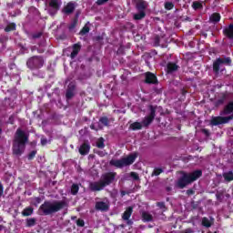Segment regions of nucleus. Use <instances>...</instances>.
I'll return each instance as SVG.
<instances>
[{
	"instance_id": "nucleus-12",
	"label": "nucleus",
	"mask_w": 233,
	"mask_h": 233,
	"mask_svg": "<svg viewBox=\"0 0 233 233\" xmlns=\"http://www.w3.org/2000/svg\"><path fill=\"white\" fill-rule=\"evenodd\" d=\"M223 35L228 39H233V24H229L228 26L224 27L222 30Z\"/></svg>"
},
{
	"instance_id": "nucleus-46",
	"label": "nucleus",
	"mask_w": 233,
	"mask_h": 233,
	"mask_svg": "<svg viewBox=\"0 0 233 233\" xmlns=\"http://www.w3.org/2000/svg\"><path fill=\"white\" fill-rule=\"evenodd\" d=\"M105 3H108V0H97L96 1V5L98 6H101V5H105Z\"/></svg>"
},
{
	"instance_id": "nucleus-57",
	"label": "nucleus",
	"mask_w": 233,
	"mask_h": 233,
	"mask_svg": "<svg viewBox=\"0 0 233 233\" xmlns=\"http://www.w3.org/2000/svg\"><path fill=\"white\" fill-rule=\"evenodd\" d=\"M90 128H91V130H97V129H96V125H94V124L90 125Z\"/></svg>"
},
{
	"instance_id": "nucleus-6",
	"label": "nucleus",
	"mask_w": 233,
	"mask_h": 233,
	"mask_svg": "<svg viewBox=\"0 0 233 233\" xmlns=\"http://www.w3.org/2000/svg\"><path fill=\"white\" fill-rule=\"evenodd\" d=\"M223 65H232V58L230 57H218L213 62V72L216 76H218L219 72H223Z\"/></svg>"
},
{
	"instance_id": "nucleus-37",
	"label": "nucleus",
	"mask_w": 233,
	"mask_h": 233,
	"mask_svg": "<svg viewBox=\"0 0 233 233\" xmlns=\"http://www.w3.org/2000/svg\"><path fill=\"white\" fill-rule=\"evenodd\" d=\"M164 8L166 10H172L174 8V3H172V2H166L164 4Z\"/></svg>"
},
{
	"instance_id": "nucleus-56",
	"label": "nucleus",
	"mask_w": 233,
	"mask_h": 233,
	"mask_svg": "<svg viewBox=\"0 0 233 233\" xmlns=\"http://www.w3.org/2000/svg\"><path fill=\"white\" fill-rule=\"evenodd\" d=\"M203 133L206 134L207 136H210V133L208 132V129H203Z\"/></svg>"
},
{
	"instance_id": "nucleus-4",
	"label": "nucleus",
	"mask_w": 233,
	"mask_h": 233,
	"mask_svg": "<svg viewBox=\"0 0 233 233\" xmlns=\"http://www.w3.org/2000/svg\"><path fill=\"white\" fill-rule=\"evenodd\" d=\"M137 158V153H133L127 157H123L118 160L111 159L109 161V165H111V167H116V168H123V167H129V165H133Z\"/></svg>"
},
{
	"instance_id": "nucleus-53",
	"label": "nucleus",
	"mask_w": 233,
	"mask_h": 233,
	"mask_svg": "<svg viewBox=\"0 0 233 233\" xmlns=\"http://www.w3.org/2000/svg\"><path fill=\"white\" fill-rule=\"evenodd\" d=\"M95 41H103V36H101V35H97V36H96L95 37Z\"/></svg>"
},
{
	"instance_id": "nucleus-45",
	"label": "nucleus",
	"mask_w": 233,
	"mask_h": 233,
	"mask_svg": "<svg viewBox=\"0 0 233 233\" xmlns=\"http://www.w3.org/2000/svg\"><path fill=\"white\" fill-rule=\"evenodd\" d=\"M157 207H158V208H167V206L165 205V202H157Z\"/></svg>"
},
{
	"instance_id": "nucleus-39",
	"label": "nucleus",
	"mask_w": 233,
	"mask_h": 233,
	"mask_svg": "<svg viewBox=\"0 0 233 233\" xmlns=\"http://www.w3.org/2000/svg\"><path fill=\"white\" fill-rule=\"evenodd\" d=\"M88 32H90V27L85 25L81 31H80V35H85L86 34H88Z\"/></svg>"
},
{
	"instance_id": "nucleus-9",
	"label": "nucleus",
	"mask_w": 233,
	"mask_h": 233,
	"mask_svg": "<svg viewBox=\"0 0 233 233\" xmlns=\"http://www.w3.org/2000/svg\"><path fill=\"white\" fill-rule=\"evenodd\" d=\"M228 99V92H222L218 95V99L213 102L215 108H219L223 106L225 102Z\"/></svg>"
},
{
	"instance_id": "nucleus-27",
	"label": "nucleus",
	"mask_w": 233,
	"mask_h": 233,
	"mask_svg": "<svg viewBox=\"0 0 233 233\" xmlns=\"http://www.w3.org/2000/svg\"><path fill=\"white\" fill-rule=\"evenodd\" d=\"M32 214H34V208H31V207L25 208L22 211V216H24V217L32 216Z\"/></svg>"
},
{
	"instance_id": "nucleus-26",
	"label": "nucleus",
	"mask_w": 233,
	"mask_h": 233,
	"mask_svg": "<svg viewBox=\"0 0 233 233\" xmlns=\"http://www.w3.org/2000/svg\"><path fill=\"white\" fill-rule=\"evenodd\" d=\"M223 177L225 181H228V183H230V181H233V172L228 171V172L223 173Z\"/></svg>"
},
{
	"instance_id": "nucleus-17",
	"label": "nucleus",
	"mask_w": 233,
	"mask_h": 233,
	"mask_svg": "<svg viewBox=\"0 0 233 233\" xmlns=\"http://www.w3.org/2000/svg\"><path fill=\"white\" fill-rule=\"evenodd\" d=\"M179 66H177L176 63L174 62H168L167 65V74H172L174 72H177V70H178Z\"/></svg>"
},
{
	"instance_id": "nucleus-52",
	"label": "nucleus",
	"mask_w": 233,
	"mask_h": 233,
	"mask_svg": "<svg viewBox=\"0 0 233 233\" xmlns=\"http://www.w3.org/2000/svg\"><path fill=\"white\" fill-rule=\"evenodd\" d=\"M96 154L97 156H100V157H105V152L103 151H97Z\"/></svg>"
},
{
	"instance_id": "nucleus-21",
	"label": "nucleus",
	"mask_w": 233,
	"mask_h": 233,
	"mask_svg": "<svg viewBox=\"0 0 233 233\" xmlns=\"http://www.w3.org/2000/svg\"><path fill=\"white\" fill-rule=\"evenodd\" d=\"M224 116H228V114H233V101H229L225 106L223 110Z\"/></svg>"
},
{
	"instance_id": "nucleus-49",
	"label": "nucleus",
	"mask_w": 233,
	"mask_h": 233,
	"mask_svg": "<svg viewBox=\"0 0 233 233\" xmlns=\"http://www.w3.org/2000/svg\"><path fill=\"white\" fill-rule=\"evenodd\" d=\"M48 143V139L42 137L41 138V145L42 147H45Z\"/></svg>"
},
{
	"instance_id": "nucleus-54",
	"label": "nucleus",
	"mask_w": 233,
	"mask_h": 233,
	"mask_svg": "<svg viewBox=\"0 0 233 233\" xmlns=\"http://www.w3.org/2000/svg\"><path fill=\"white\" fill-rule=\"evenodd\" d=\"M127 194H128V192H127L125 190L120 191L121 198H124V196H127Z\"/></svg>"
},
{
	"instance_id": "nucleus-8",
	"label": "nucleus",
	"mask_w": 233,
	"mask_h": 233,
	"mask_svg": "<svg viewBox=\"0 0 233 233\" xmlns=\"http://www.w3.org/2000/svg\"><path fill=\"white\" fill-rule=\"evenodd\" d=\"M149 115H147L141 122L142 127H150L154 122V119H156V107H154V106H149Z\"/></svg>"
},
{
	"instance_id": "nucleus-58",
	"label": "nucleus",
	"mask_w": 233,
	"mask_h": 233,
	"mask_svg": "<svg viewBox=\"0 0 233 233\" xmlns=\"http://www.w3.org/2000/svg\"><path fill=\"white\" fill-rule=\"evenodd\" d=\"M134 222H132V220H130V218L127 220V225H132Z\"/></svg>"
},
{
	"instance_id": "nucleus-3",
	"label": "nucleus",
	"mask_w": 233,
	"mask_h": 233,
	"mask_svg": "<svg viewBox=\"0 0 233 233\" xmlns=\"http://www.w3.org/2000/svg\"><path fill=\"white\" fill-rule=\"evenodd\" d=\"M203 176V171L201 169H197L191 173H184L181 177L178 178L177 182V187L178 188H185L194 183V181H198L199 177Z\"/></svg>"
},
{
	"instance_id": "nucleus-30",
	"label": "nucleus",
	"mask_w": 233,
	"mask_h": 233,
	"mask_svg": "<svg viewBox=\"0 0 233 233\" xmlns=\"http://www.w3.org/2000/svg\"><path fill=\"white\" fill-rule=\"evenodd\" d=\"M202 226L206 227V228H210L212 227V223L207 217H205L202 218Z\"/></svg>"
},
{
	"instance_id": "nucleus-51",
	"label": "nucleus",
	"mask_w": 233,
	"mask_h": 233,
	"mask_svg": "<svg viewBox=\"0 0 233 233\" xmlns=\"http://www.w3.org/2000/svg\"><path fill=\"white\" fill-rule=\"evenodd\" d=\"M41 198H39V197H36V198H35V202L36 203V205H39L40 203H41Z\"/></svg>"
},
{
	"instance_id": "nucleus-41",
	"label": "nucleus",
	"mask_w": 233,
	"mask_h": 233,
	"mask_svg": "<svg viewBox=\"0 0 233 233\" xmlns=\"http://www.w3.org/2000/svg\"><path fill=\"white\" fill-rule=\"evenodd\" d=\"M7 123L9 125H14V123H15V116L11 115L7 120Z\"/></svg>"
},
{
	"instance_id": "nucleus-20",
	"label": "nucleus",
	"mask_w": 233,
	"mask_h": 233,
	"mask_svg": "<svg viewBox=\"0 0 233 233\" xmlns=\"http://www.w3.org/2000/svg\"><path fill=\"white\" fill-rule=\"evenodd\" d=\"M132 212H134V208L128 207L127 208H126L125 212L122 215V219H124V221H128L132 216Z\"/></svg>"
},
{
	"instance_id": "nucleus-32",
	"label": "nucleus",
	"mask_w": 233,
	"mask_h": 233,
	"mask_svg": "<svg viewBox=\"0 0 233 233\" xmlns=\"http://www.w3.org/2000/svg\"><path fill=\"white\" fill-rule=\"evenodd\" d=\"M14 30H15V23H10L5 28V32H14Z\"/></svg>"
},
{
	"instance_id": "nucleus-60",
	"label": "nucleus",
	"mask_w": 233,
	"mask_h": 233,
	"mask_svg": "<svg viewBox=\"0 0 233 233\" xmlns=\"http://www.w3.org/2000/svg\"><path fill=\"white\" fill-rule=\"evenodd\" d=\"M87 233H92V230H90V229H89V230H87Z\"/></svg>"
},
{
	"instance_id": "nucleus-11",
	"label": "nucleus",
	"mask_w": 233,
	"mask_h": 233,
	"mask_svg": "<svg viewBox=\"0 0 233 233\" xmlns=\"http://www.w3.org/2000/svg\"><path fill=\"white\" fill-rule=\"evenodd\" d=\"M145 83H147V85H157V76L152 72H147Z\"/></svg>"
},
{
	"instance_id": "nucleus-36",
	"label": "nucleus",
	"mask_w": 233,
	"mask_h": 233,
	"mask_svg": "<svg viewBox=\"0 0 233 233\" xmlns=\"http://www.w3.org/2000/svg\"><path fill=\"white\" fill-rule=\"evenodd\" d=\"M99 122L104 125V127H108V124L110 123V121L108 120L107 116H102L99 118Z\"/></svg>"
},
{
	"instance_id": "nucleus-59",
	"label": "nucleus",
	"mask_w": 233,
	"mask_h": 233,
	"mask_svg": "<svg viewBox=\"0 0 233 233\" xmlns=\"http://www.w3.org/2000/svg\"><path fill=\"white\" fill-rule=\"evenodd\" d=\"M3 229H5V226L0 225V232H1V230H3Z\"/></svg>"
},
{
	"instance_id": "nucleus-22",
	"label": "nucleus",
	"mask_w": 233,
	"mask_h": 233,
	"mask_svg": "<svg viewBox=\"0 0 233 233\" xmlns=\"http://www.w3.org/2000/svg\"><path fill=\"white\" fill-rule=\"evenodd\" d=\"M81 52V45L79 44H75L73 45V51L71 52L70 57L71 59H75L77 54Z\"/></svg>"
},
{
	"instance_id": "nucleus-19",
	"label": "nucleus",
	"mask_w": 233,
	"mask_h": 233,
	"mask_svg": "<svg viewBox=\"0 0 233 233\" xmlns=\"http://www.w3.org/2000/svg\"><path fill=\"white\" fill-rule=\"evenodd\" d=\"M221 21V15L219 13H213L209 16V23H212L213 25H218Z\"/></svg>"
},
{
	"instance_id": "nucleus-15",
	"label": "nucleus",
	"mask_w": 233,
	"mask_h": 233,
	"mask_svg": "<svg viewBox=\"0 0 233 233\" xmlns=\"http://www.w3.org/2000/svg\"><path fill=\"white\" fill-rule=\"evenodd\" d=\"M96 210H100V212H106L108 211V208H110V206L103 201H98L95 205Z\"/></svg>"
},
{
	"instance_id": "nucleus-25",
	"label": "nucleus",
	"mask_w": 233,
	"mask_h": 233,
	"mask_svg": "<svg viewBox=\"0 0 233 233\" xmlns=\"http://www.w3.org/2000/svg\"><path fill=\"white\" fill-rule=\"evenodd\" d=\"M142 219L144 222H150L154 220V217H152V215L150 213L147 212H143L142 213Z\"/></svg>"
},
{
	"instance_id": "nucleus-5",
	"label": "nucleus",
	"mask_w": 233,
	"mask_h": 233,
	"mask_svg": "<svg viewBox=\"0 0 233 233\" xmlns=\"http://www.w3.org/2000/svg\"><path fill=\"white\" fill-rule=\"evenodd\" d=\"M45 65V58L41 56H34L27 59L26 66L29 70H39Z\"/></svg>"
},
{
	"instance_id": "nucleus-55",
	"label": "nucleus",
	"mask_w": 233,
	"mask_h": 233,
	"mask_svg": "<svg viewBox=\"0 0 233 233\" xmlns=\"http://www.w3.org/2000/svg\"><path fill=\"white\" fill-rule=\"evenodd\" d=\"M181 94H182V96H187V89L182 88V89H181Z\"/></svg>"
},
{
	"instance_id": "nucleus-28",
	"label": "nucleus",
	"mask_w": 233,
	"mask_h": 233,
	"mask_svg": "<svg viewBox=\"0 0 233 233\" xmlns=\"http://www.w3.org/2000/svg\"><path fill=\"white\" fill-rule=\"evenodd\" d=\"M191 6L193 10H203V3L199 1L193 2Z\"/></svg>"
},
{
	"instance_id": "nucleus-42",
	"label": "nucleus",
	"mask_w": 233,
	"mask_h": 233,
	"mask_svg": "<svg viewBox=\"0 0 233 233\" xmlns=\"http://www.w3.org/2000/svg\"><path fill=\"white\" fill-rule=\"evenodd\" d=\"M76 226L77 227H85V220H83V218H78L76 220Z\"/></svg>"
},
{
	"instance_id": "nucleus-38",
	"label": "nucleus",
	"mask_w": 233,
	"mask_h": 233,
	"mask_svg": "<svg viewBox=\"0 0 233 233\" xmlns=\"http://www.w3.org/2000/svg\"><path fill=\"white\" fill-rule=\"evenodd\" d=\"M37 155V150H33L31 151L28 155H27V159L29 161H32V159H34V157H35V156Z\"/></svg>"
},
{
	"instance_id": "nucleus-13",
	"label": "nucleus",
	"mask_w": 233,
	"mask_h": 233,
	"mask_svg": "<svg viewBox=\"0 0 233 233\" xmlns=\"http://www.w3.org/2000/svg\"><path fill=\"white\" fill-rule=\"evenodd\" d=\"M74 92H76V85L74 83H70L66 91V98L68 100L72 99L75 96Z\"/></svg>"
},
{
	"instance_id": "nucleus-50",
	"label": "nucleus",
	"mask_w": 233,
	"mask_h": 233,
	"mask_svg": "<svg viewBox=\"0 0 233 233\" xmlns=\"http://www.w3.org/2000/svg\"><path fill=\"white\" fill-rule=\"evenodd\" d=\"M76 28V22H73L69 26L68 29L69 30H74Z\"/></svg>"
},
{
	"instance_id": "nucleus-7",
	"label": "nucleus",
	"mask_w": 233,
	"mask_h": 233,
	"mask_svg": "<svg viewBox=\"0 0 233 233\" xmlns=\"http://www.w3.org/2000/svg\"><path fill=\"white\" fill-rule=\"evenodd\" d=\"M116 176H117L116 172H106L102 174L100 180L105 187H110L116 181Z\"/></svg>"
},
{
	"instance_id": "nucleus-24",
	"label": "nucleus",
	"mask_w": 233,
	"mask_h": 233,
	"mask_svg": "<svg viewBox=\"0 0 233 233\" xmlns=\"http://www.w3.org/2000/svg\"><path fill=\"white\" fill-rule=\"evenodd\" d=\"M145 17H147V13L145 11H138V13L133 15L135 21H141V19H145Z\"/></svg>"
},
{
	"instance_id": "nucleus-44",
	"label": "nucleus",
	"mask_w": 233,
	"mask_h": 233,
	"mask_svg": "<svg viewBox=\"0 0 233 233\" xmlns=\"http://www.w3.org/2000/svg\"><path fill=\"white\" fill-rule=\"evenodd\" d=\"M42 35H43V33L38 32V33H36V34H34V35H32V37H33V39H39Z\"/></svg>"
},
{
	"instance_id": "nucleus-47",
	"label": "nucleus",
	"mask_w": 233,
	"mask_h": 233,
	"mask_svg": "<svg viewBox=\"0 0 233 233\" xmlns=\"http://www.w3.org/2000/svg\"><path fill=\"white\" fill-rule=\"evenodd\" d=\"M3 194H5V187L3 183L0 182V198L3 197Z\"/></svg>"
},
{
	"instance_id": "nucleus-10",
	"label": "nucleus",
	"mask_w": 233,
	"mask_h": 233,
	"mask_svg": "<svg viewBox=\"0 0 233 233\" xmlns=\"http://www.w3.org/2000/svg\"><path fill=\"white\" fill-rule=\"evenodd\" d=\"M89 188L91 192H101V190L105 189V185L100 179L98 181L91 182L89 184Z\"/></svg>"
},
{
	"instance_id": "nucleus-18",
	"label": "nucleus",
	"mask_w": 233,
	"mask_h": 233,
	"mask_svg": "<svg viewBox=\"0 0 233 233\" xmlns=\"http://www.w3.org/2000/svg\"><path fill=\"white\" fill-rule=\"evenodd\" d=\"M74 10H76V5L72 2L67 3V5L64 7L63 12L69 15V14H73Z\"/></svg>"
},
{
	"instance_id": "nucleus-14",
	"label": "nucleus",
	"mask_w": 233,
	"mask_h": 233,
	"mask_svg": "<svg viewBox=\"0 0 233 233\" xmlns=\"http://www.w3.org/2000/svg\"><path fill=\"white\" fill-rule=\"evenodd\" d=\"M78 152L81 156H88L89 152H90V144L84 142L79 149Z\"/></svg>"
},
{
	"instance_id": "nucleus-1",
	"label": "nucleus",
	"mask_w": 233,
	"mask_h": 233,
	"mask_svg": "<svg viewBox=\"0 0 233 233\" xmlns=\"http://www.w3.org/2000/svg\"><path fill=\"white\" fill-rule=\"evenodd\" d=\"M66 207H68V204L65 200H46L38 210L41 212V216H52V214L66 208Z\"/></svg>"
},
{
	"instance_id": "nucleus-43",
	"label": "nucleus",
	"mask_w": 233,
	"mask_h": 233,
	"mask_svg": "<svg viewBox=\"0 0 233 233\" xmlns=\"http://www.w3.org/2000/svg\"><path fill=\"white\" fill-rule=\"evenodd\" d=\"M159 43H161V37L159 35L155 36V46H159Z\"/></svg>"
},
{
	"instance_id": "nucleus-35",
	"label": "nucleus",
	"mask_w": 233,
	"mask_h": 233,
	"mask_svg": "<svg viewBox=\"0 0 233 233\" xmlns=\"http://www.w3.org/2000/svg\"><path fill=\"white\" fill-rule=\"evenodd\" d=\"M36 219L35 218H27L26 219V227H35V223H36Z\"/></svg>"
},
{
	"instance_id": "nucleus-34",
	"label": "nucleus",
	"mask_w": 233,
	"mask_h": 233,
	"mask_svg": "<svg viewBox=\"0 0 233 233\" xmlns=\"http://www.w3.org/2000/svg\"><path fill=\"white\" fill-rule=\"evenodd\" d=\"M164 170L163 168L161 167H155L151 176L154 177V176H160V174H163Z\"/></svg>"
},
{
	"instance_id": "nucleus-23",
	"label": "nucleus",
	"mask_w": 233,
	"mask_h": 233,
	"mask_svg": "<svg viewBox=\"0 0 233 233\" xmlns=\"http://www.w3.org/2000/svg\"><path fill=\"white\" fill-rule=\"evenodd\" d=\"M50 8L54 9L55 12H57L61 8V4L57 0H50L49 2Z\"/></svg>"
},
{
	"instance_id": "nucleus-16",
	"label": "nucleus",
	"mask_w": 233,
	"mask_h": 233,
	"mask_svg": "<svg viewBox=\"0 0 233 233\" xmlns=\"http://www.w3.org/2000/svg\"><path fill=\"white\" fill-rule=\"evenodd\" d=\"M136 8L137 12H145L148 8V3L143 0H138L136 4Z\"/></svg>"
},
{
	"instance_id": "nucleus-48",
	"label": "nucleus",
	"mask_w": 233,
	"mask_h": 233,
	"mask_svg": "<svg viewBox=\"0 0 233 233\" xmlns=\"http://www.w3.org/2000/svg\"><path fill=\"white\" fill-rule=\"evenodd\" d=\"M194 194H196V191H194V189L190 188L187 190V196H194Z\"/></svg>"
},
{
	"instance_id": "nucleus-31",
	"label": "nucleus",
	"mask_w": 233,
	"mask_h": 233,
	"mask_svg": "<svg viewBox=\"0 0 233 233\" xmlns=\"http://www.w3.org/2000/svg\"><path fill=\"white\" fill-rule=\"evenodd\" d=\"M77 192H79V186L77 184H73L71 187L72 196H77Z\"/></svg>"
},
{
	"instance_id": "nucleus-29",
	"label": "nucleus",
	"mask_w": 233,
	"mask_h": 233,
	"mask_svg": "<svg viewBox=\"0 0 233 233\" xmlns=\"http://www.w3.org/2000/svg\"><path fill=\"white\" fill-rule=\"evenodd\" d=\"M130 128L133 130H141V128H143V124L140 122H134L130 125Z\"/></svg>"
},
{
	"instance_id": "nucleus-61",
	"label": "nucleus",
	"mask_w": 233,
	"mask_h": 233,
	"mask_svg": "<svg viewBox=\"0 0 233 233\" xmlns=\"http://www.w3.org/2000/svg\"><path fill=\"white\" fill-rule=\"evenodd\" d=\"M167 190H170V187H167Z\"/></svg>"
},
{
	"instance_id": "nucleus-2",
	"label": "nucleus",
	"mask_w": 233,
	"mask_h": 233,
	"mask_svg": "<svg viewBox=\"0 0 233 233\" xmlns=\"http://www.w3.org/2000/svg\"><path fill=\"white\" fill-rule=\"evenodd\" d=\"M27 143L28 136L21 128H18L13 142V154L15 156H23Z\"/></svg>"
},
{
	"instance_id": "nucleus-40",
	"label": "nucleus",
	"mask_w": 233,
	"mask_h": 233,
	"mask_svg": "<svg viewBox=\"0 0 233 233\" xmlns=\"http://www.w3.org/2000/svg\"><path fill=\"white\" fill-rule=\"evenodd\" d=\"M130 177H132L135 181H139V175L137 172L132 171L130 173Z\"/></svg>"
},
{
	"instance_id": "nucleus-33",
	"label": "nucleus",
	"mask_w": 233,
	"mask_h": 233,
	"mask_svg": "<svg viewBox=\"0 0 233 233\" xmlns=\"http://www.w3.org/2000/svg\"><path fill=\"white\" fill-rule=\"evenodd\" d=\"M97 148H105V138L103 137H99L96 141Z\"/></svg>"
}]
</instances>
